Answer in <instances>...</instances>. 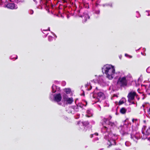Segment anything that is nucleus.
I'll return each instance as SVG.
<instances>
[{
  "mask_svg": "<svg viewBox=\"0 0 150 150\" xmlns=\"http://www.w3.org/2000/svg\"><path fill=\"white\" fill-rule=\"evenodd\" d=\"M53 96V99L54 101L59 103L61 100L62 97L60 93L54 94Z\"/></svg>",
  "mask_w": 150,
  "mask_h": 150,
  "instance_id": "obj_5",
  "label": "nucleus"
},
{
  "mask_svg": "<svg viewBox=\"0 0 150 150\" xmlns=\"http://www.w3.org/2000/svg\"><path fill=\"white\" fill-rule=\"evenodd\" d=\"M107 145L108 146H107L108 148L110 146H111L112 145V144L111 142L109 140H108L107 141Z\"/></svg>",
  "mask_w": 150,
  "mask_h": 150,
  "instance_id": "obj_12",
  "label": "nucleus"
},
{
  "mask_svg": "<svg viewBox=\"0 0 150 150\" xmlns=\"http://www.w3.org/2000/svg\"><path fill=\"white\" fill-rule=\"evenodd\" d=\"M130 57H131V58L132 57V56H130Z\"/></svg>",
  "mask_w": 150,
  "mask_h": 150,
  "instance_id": "obj_37",
  "label": "nucleus"
},
{
  "mask_svg": "<svg viewBox=\"0 0 150 150\" xmlns=\"http://www.w3.org/2000/svg\"><path fill=\"white\" fill-rule=\"evenodd\" d=\"M63 97L64 101H66V100L68 98V96L65 93H64L63 95Z\"/></svg>",
  "mask_w": 150,
  "mask_h": 150,
  "instance_id": "obj_13",
  "label": "nucleus"
},
{
  "mask_svg": "<svg viewBox=\"0 0 150 150\" xmlns=\"http://www.w3.org/2000/svg\"><path fill=\"white\" fill-rule=\"evenodd\" d=\"M1 2H2V0H1Z\"/></svg>",
  "mask_w": 150,
  "mask_h": 150,
  "instance_id": "obj_34",
  "label": "nucleus"
},
{
  "mask_svg": "<svg viewBox=\"0 0 150 150\" xmlns=\"http://www.w3.org/2000/svg\"><path fill=\"white\" fill-rule=\"evenodd\" d=\"M149 95H150V93H149Z\"/></svg>",
  "mask_w": 150,
  "mask_h": 150,
  "instance_id": "obj_40",
  "label": "nucleus"
},
{
  "mask_svg": "<svg viewBox=\"0 0 150 150\" xmlns=\"http://www.w3.org/2000/svg\"><path fill=\"white\" fill-rule=\"evenodd\" d=\"M66 101L69 104H71L73 101L72 98H68L66 100Z\"/></svg>",
  "mask_w": 150,
  "mask_h": 150,
  "instance_id": "obj_9",
  "label": "nucleus"
},
{
  "mask_svg": "<svg viewBox=\"0 0 150 150\" xmlns=\"http://www.w3.org/2000/svg\"><path fill=\"white\" fill-rule=\"evenodd\" d=\"M93 98H95V97H94V96H93Z\"/></svg>",
  "mask_w": 150,
  "mask_h": 150,
  "instance_id": "obj_36",
  "label": "nucleus"
},
{
  "mask_svg": "<svg viewBox=\"0 0 150 150\" xmlns=\"http://www.w3.org/2000/svg\"><path fill=\"white\" fill-rule=\"evenodd\" d=\"M127 111V110L126 108L124 107L121 108L120 110V112L122 114H125Z\"/></svg>",
  "mask_w": 150,
  "mask_h": 150,
  "instance_id": "obj_8",
  "label": "nucleus"
},
{
  "mask_svg": "<svg viewBox=\"0 0 150 150\" xmlns=\"http://www.w3.org/2000/svg\"><path fill=\"white\" fill-rule=\"evenodd\" d=\"M134 119H132V122H134Z\"/></svg>",
  "mask_w": 150,
  "mask_h": 150,
  "instance_id": "obj_27",
  "label": "nucleus"
},
{
  "mask_svg": "<svg viewBox=\"0 0 150 150\" xmlns=\"http://www.w3.org/2000/svg\"><path fill=\"white\" fill-rule=\"evenodd\" d=\"M92 88V86H90V89H88V90H91V89Z\"/></svg>",
  "mask_w": 150,
  "mask_h": 150,
  "instance_id": "obj_24",
  "label": "nucleus"
},
{
  "mask_svg": "<svg viewBox=\"0 0 150 150\" xmlns=\"http://www.w3.org/2000/svg\"><path fill=\"white\" fill-rule=\"evenodd\" d=\"M103 127H104V128H105V130H107V129H108V128H107V127H105V126H104Z\"/></svg>",
  "mask_w": 150,
  "mask_h": 150,
  "instance_id": "obj_19",
  "label": "nucleus"
},
{
  "mask_svg": "<svg viewBox=\"0 0 150 150\" xmlns=\"http://www.w3.org/2000/svg\"><path fill=\"white\" fill-rule=\"evenodd\" d=\"M142 133L143 134V138L144 139H147V141L146 142V145L150 146V127H149L147 129L145 134L144 131H142Z\"/></svg>",
  "mask_w": 150,
  "mask_h": 150,
  "instance_id": "obj_3",
  "label": "nucleus"
},
{
  "mask_svg": "<svg viewBox=\"0 0 150 150\" xmlns=\"http://www.w3.org/2000/svg\"><path fill=\"white\" fill-rule=\"evenodd\" d=\"M137 95L135 91H131L128 93L127 97L128 98V101L129 102H131V101L134 99L135 96H137Z\"/></svg>",
  "mask_w": 150,
  "mask_h": 150,
  "instance_id": "obj_4",
  "label": "nucleus"
},
{
  "mask_svg": "<svg viewBox=\"0 0 150 150\" xmlns=\"http://www.w3.org/2000/svg\"><path fill=\"white\" fill-rule=\"evenodd\" d=\"M94 135V134H91L90 136V137L91 138H92L93 137V136Z\"/></svg>",
  "mask_w": 150,
  "mask_h": 150,
  "instance_id": "obj_25",
  "label": "nucleus"
},
{
  "mask_svg": "<svg viewBox=\"0 0 150 150\" xmlns=\"http://www.w3.org/2000/svg\"><path fill=\"white\" fill-rule=\"evenodd\" d=\"M135 120L136 121H137V119H135Z\"/></svg>",
  "mask_w": 150,
  "mask_h": 150,
  "instance_id": "obj_32",
  "label": "nucleus"
},
{
  "mask_svg": "<svg viewBox=\"0 0 150 150\" xmlns=\"http://www.w3.org/2000/svg\"><path fill=\"white\" fill-rule=\"evenodd\" d=\"M148 112V117H149L150 118V109H149L147 110Z\"/></svg>",
  "mask_w": 150,
  "mask_h": 150,
  "instance_id": "obj_17",
  "label": "nucleus"
},
{
  "mask_svg": "<svg viewBox=\"0 0 150 150\" xmlns=\"http://www.w3.org/2000/svg\"><path fill=\"white\" fill-rule=\"evenodd\" d=\"M103 121L104 122H106L107 121V119L106 118H104L103 120Z\"/></svg>",
  "mask_w": 150,
  "mask_h": 150,
  "instance_id": "obj_18",
  "label": "nucleus"
},
{
  "mask_svg": "<svg viewBox=\"0 0 150 150\" xmlns=\"http://www.w3.org/2000/svg\"><path fill=\"white\" fill-rule=\"evenodd\" d=\"M50 38H51V39L52 38V37H50Z\"/></svg>",
  "mask_w": 150,
  "mask_h": 150,
  "instance_id": "obj_33",
  "label": "nucleus"
},
{
  "mask_svg": "<svg viewBox=\"0 0 150 150\" xmlns=\"http://www.w3.org/2000/svg\"><path fill=\"white\" fill-rule=\"evenodd\" d=\"M128 80L126 76L122 77H120L118 79L117 84L121 88L127 86L128 84Z\"/></svg>",
  "mask_w": 150,
  "mask_h": 150,
  "instance_id": "obj_2",
  "label": "nucleus"
},
{
  "mask_svg": "<svg viewBox=\"0 0 150 150\" xmlns=\"http://www.w3.org/2000/svg\"><path fill=\"white\" fill-rule=\"evenodd\" d=\"M102 71L106 75V77L109 79H112L114 76L115 69L114 67L111 65L107 64L102 69Z\"/></svg>",
  "mask_w": 150,
  "mask_h": 150,
  "instance_id": "obj_1",
  "label": "nucleus"
},
{
  "mask_svg": "<svg viewBox=\"0 0 150 150\" xmlns=\"http://www.w3.org/2000/svg\"><path fill=\"white\" fill-rule=\"evenodd\" d=\"M127 55V54H125V55Z\"/></svg>",
  "mask_w": 150,
  "mask_h": 150,
  "instance_id": "obj_38",
  "label": "nucleus"
},
{
  "mask_svg": "<svg viewBox=\"0 0 150 150\" xmlns=\"http://www.w3.org/2000/svg\"><path fill=\"white\" fill-rule=\"evenodd\" d=\"M80 123V121H78L77 122V124L78 125H79Z\"/></svg>",
  "mask_w": 150,
  "mask_h": 150,
  "instance_id": "obj_26",
  "label": "nucleus"
},
{
  "mask_svg": "<svg viewBox=\"0 0 150 150\" xmlns=\"http://www.w3.org/2000/svg\"><path fill=\"white\" fill-rule=\"evenodd\" d=\"M112 141L115 143V144L116 145V143L115 140H112Z\"/></svg>",
  "mask_w": 150,
  "mask_h": 150,
  "instance_id": "obj_23",
  "label": "nucleus"
},
{
  "mask_svg": "<svg viewBox=\"0 0 150 150\" xmlns=\"http://www.w3.org/2000/svg\"><path fill=\"white\" fill-rule=\"evenodd\" d=\"M87 102H86V105H85V106H86V105H87Z\"/></svg>",
  "mask_w": 150,
  "mask_h": 150,
  "instance_id": "obj_31",
  "label": "nucleus"
},
{
  "mask_svg": "<svg viewBox=\"0 0 150 150\" xmlns=\"http://www.w3.org/2000/svg\"><path fill=\"white\" fill-rule=\"evenodd\" d=\"M108 125L111 126H112L113 125H114V124L113 122L109 121L108 123Z\"/></svg>",
  "mask_w": 150,
  "mask_h": 150,
  "instance_id": "obj_15",
  "label": "nucleus"
},
{
  "mask_svg": "<svg viewBox=\"0 0 150 150\" xmlns=\"http://www.w3.org/2000/svg\"><path fill=\"white\" fill-rule=\"evenodd\" d=\"M81 96H85V93L83 91L82 94L81 95Z\"/></svg>",
  "mask_w": 150,
  "mask_h": 150,
  "instance_id": "obj_21",
  "label": "nucleus"
},
{
  "mask_svg": "<svg viewBox=\"0 0 150 150\" xmlns=\"http://www.w3.org/2000/svg\"><path fill=\"white\" fill-rule=\"evenodd\" d=\"M65 92H66L67 94H69L71 92V90L70 88H65Z\"/></svg>",
  "mask_w": 150,
  "mask_h": 150,
  "instance_id": "obj_10",
  "label": "nucleus"
},
{
  "mask_svg": "<svg viewBox=\"0 0 150 150\" xmlns=\"http://www.w3.org/2000/svg\"><path fill=\"white\" fill-rule=\"evenodd\" d=\"M98 96L97 98L99 100L100 99L103 100L105 98V96L104 94L102 92H99L98 93Z\"/></svg>",
  "mask_w": 150,
  "mask_h": 150,
  "instance_id": "obj_7",
  "label": "nucleus"
},
{
  "mask_svg": "<svg viewBox=\"0 0 150 150\" xmlns=\"http://www.w3.org/2000/svg\"><path fill=\"white\" fill-rule=\"evenodd\" d=\"M94 134L96 135V136H98V133H97V132H96L94 134Z\"/></svg>",
  "mask_w": 150,
  "mask_h": 150,
  "instance_id": "obj_20",
  "label": "nucleus"
},
{
  "mask_svg": "<svg viewBox=\"0 0 150 150\" xmlns=\"http://www.w3.org/2000/svg\"><path fill=\"white\" fill-rule=\"evenodd\" d=\"M128 134V133H123V135H124V134Z\"/></svg>",
  "mask_w": 150,
  "mask_h": 150,
  "instance_id": "obj_29",
  "label": "nucleus"
},
{
  "mask_svg": "<svg viewBox=\"0 0 150 150\" xmlns=\"http://www.w3.org/2000/svg\"><path fill=\"white\" fill-rule=\"evenodd\" d=\"M82 123L83 126H86L89 124V122L88 121H86L83 122Z\"/></svg>",
  "mask_w": 150,
  "mask_h": 150,
  "instance_id": "obj_11",
  "label": "nucleus"
},
{
  "mask_svg": "<svg viewBox=\"0 0 150 150\" xmlns=\"http://www.w3.org/2000/svg\"><path fill=\"white\" fill-rule=\"evenodd\" d=\"M149 109H150V108H149Z\"/></svg>",
  "mask_w": 150,
  "mask_h": 150,
  "instance_id": "obj_39",
  "label": "nucleus"
},
{
  "mask_svg": "<svg viewBox=\"0 0 150 150\" xmlns=\"http://www.w3.org/2000/svg\"><path fill=\"white\" fill-rule=\"evenodd\" d=\"M54 87H55V88H56V86H52V92L53 93H55L56 92V90L54 89Z\"/></svg>",
  "mask_w": 150,
  "mask_h": 150,
  "instance_id": "obj_14",
  "label": "nucleus"
},
{
  "mask_svg": "<svg viewBox=\"0 0 150 150\" xmlns=\"http://www.w3.org/2000/svg\"><path fill=\"white\" fill-rule=\"evenodd\" d=\"M6 6L8 8L11 9H16L18 8L17 5L13 3H9Z\"/></svg>",
  "mask_w": 150,
  "mask_h": 150,
  "instance_id": "obj_6",
  "label": "nucleus"
},
{
  "mask_svg": "<svg viewBox=\"0 0 150 150\" xmlns=\"http://www.w3.org/2000/svg\"><path fill=\"white\" fill-rule=\"evenodd\" d=\"M132 104H135V103H134V102H132Z\"/></svg>",
  "mask_w": 150,
  "mask_h": 150,
  "instance_id": "obj_30",
  "label": "nucleus"
},
{
  "mask_svg": "<svg viewBox=\"0 0 150 150\" xmlns=\"http://www.w3.org/2000/svg\"><path fill=\"white\" fill-rule=\"evenodd\" d=\"M33 0L34 1H35L36 0Z\"/></svg>",
  "mask_w": 150,
  "mask_h": 150,
  "instance_id": "obj_35",
  "label": "nucleus"
},
{
  "mask_svg": "<svg viewBox=\"0 0 150 150\" xmlns=\"http://www.w3.org/2000/svg\"><path fill=\"white\" fill-rule=\"evenodd\" d=\"M83 105L81 104V105H79V106L80 107H81V108H82L83 107Z\"/></svg>",
  "mask_w": 150,
  "mask_h": 150,
  "instance_id": "obj_22",
  "label": "nucleus"
},
{
  "mask_svg": "<svg viewBox=\"0 0 150 150\" xmlns=\"http://www.w3.org/2000/svg\"><path fill=\"white\" fill-rule=\"evenodd\" d=\"M143 127H144V129H145V128H146V126H144Z\"/></svg>",
  "mask_w": 150,
  "mask_h": 150,
  "instance_id": "obj_28",
  "label": "nucleus"
},
{
  "mask_svg": "<svg viewBox=\"0 0 150 150\" xmlns=\"http://www.w3.org/2000/svg\"><path fill=\"white\" fill-rule=\"evenodd\" d=\"M124 102L123 100H120L118 103V104L119 105H121L124 103Z\"/></svg>",
  "mask_w": 150,
  "mask_h": 150,
  "instance_id": "obj_16",
  "label": "nucleus"
}]
</instances>
